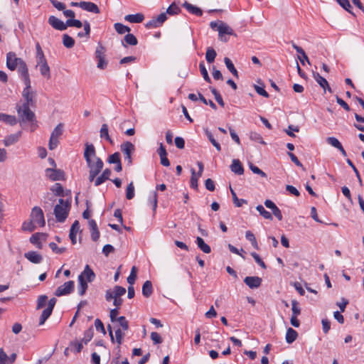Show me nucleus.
<instances>
[{"label": "nucleus", "mask_w": 364, "mask_h": 364, "mask_svg": "<svg viewBox=\"0 0 364 364\" xmlns=\"http://www.w3.org/2000/svg\"><path fill=\"white\" fill-rule=\"evenodd\" d=\"M144 16L142 14H129L125 16L124 19L130 23H141L143 21Z\"/></svg>", "instance_id": "nucleus-27"}, {"label": "nucleus", "mask_w": 364, "mask_h": 364, "mask_svg": "<svg viewBox=\"0 0 364 364\" xmlns=\"http://www.w3.org/2000/svg\"><path fill=\"white\" fill-rule=\"evenodd\" d=\"M18 72L21 73V75L23 79L24 84H28L29 82H31L30 78H29V75H28V70L27 65H26V63L24 61L22 62L18 65Z\"/></svg>", "instance_id": "nucleus-20"}, {"label": "nucleus", "mask_w": 364, "mask_h": 364, "mask_svg": "<svg viewBox=\"0 0 364 364\" xmlns=\"http://www.w3.org/2000/svg\"><path fill=\"white\" fill-rule=\"evenodd\" d=\"M245 237L247 240H249L250 242H251V244L256 249V250H258L259 249V247H258V244H257V240L255 238V235L250 230L247 231L245 232Z\"/></svg>", "instance_id": "nucleus-41"}, {"label": "nucleus", "mask_w": 364, "mask_h": 364, "mask_svg": "<svg viewBox=\"0 0 364 364\" xmlns=\"http://www.w3.org/2000/svg\"><path fill=\"white\" fill-rule=\"evenodd\" d=\"M31 220L36 226L43 227L45 225V218L43 212L41 208L35 206L33 208L31 213Z\"/></svg>", "instance_id": "nucleus-5"}, {"label": "nucleus", "mask_w": 364, "mask_h": 364, "mask_svg": "<svg viewBox=\"0 0 364 364\" xmlns=\"http://www.w3.org/2000/svg\"><path fill=\"white\" fill-rule=\"evenodd\" d=\"M46 234L44 233H40V232H38V233H35L33 234L31 237H30V242L33 244L34 245L36 246V247H38V249H42L43 248V245L42 243L40 242V240L41 239H43L45 240L46 239Z\"/></svg>", "instance_id": "nucleus-19"}, {"label": "nucleus", "mask_w": 364, "mask_h": 364, "mask_svg": "<svg viewBox=\"0 0 364 364\" xmlns=\"http://www.w3.org/2000/svg\"><path fill=\"white\" fill-rule=\"evenodd\" d=\"M120 149L124 154V161L128 165H131L132 164V154L135 150L134 145L129 141H126L120 146Z\"/></svg>", "instance_id": "nucleus-6"}, {"label": "nucleus", "mask_w": 364, "mask_h": 364, "mask_svg": "<svg viewBox=\"0 0 364 364\" xmlns=\"http://www.w3.org/2000/svg\"><path fill=\"white\" fill-rule=\"evenodd\" d=\"M256 210L261 215H262L265 219L268 220H272V214L266 210L264 208L262 205H258L256 207Z\"/></svg>", "instance_id": "nucleus-42"}, {"label": "nucleus", "mask_w": 364, "mask_h": 364, "mask_svg": "<svg viewBox=\"0 0 364 364\" xmlns=\"http://www.w3.org/2000/svg\"><path fill=\"white\" fill-rule=\"evenodd\" d=\"M48 23L55 29L58 31H65L67 29V21L64 23L55 16H50L48 18Z\"/></svg>", "instance_id": "nucleus-13"}, {"label": "nucleus", "mask_w": 364, "mask_h": 364, "mask_svg": "<svg viewBox=\"0 0 364 364\" xmlns=\"http://www.w3.org/2000/svg\"><path fill=\"white\" fill-rule=\"evenodd\" d=\"M216 55H217V53L213 48L209 47L207 48V50L205 53V59L208 63H212L213 62H214Z\"/></svg>", "instance_id": "nucleus-35"}, {"label": "nucleus", "mask_w": 364, "mask_h": 364, "mask_svg": "<svg viewBox=\"0 0 364 364\" xmlns=\"http://www.w3.org/2000/svg\"><path fill=\"white\" fill-rule=\"evenodd\" d=\"M24 257L33 264H39L43 260V257L41 254L35 251H30L24 254Z\"/></svg>", "instance_id": "nucleus-18"}, {"label": "nucleus", "mask_w": 364, "mask_h": 364, "mask_svg": "<svg viewBox=\"0 0 364 364\" xmlns=\"http://www.w3.org/2000/svg\"><path fill=\"white\" fill-rule=\"evenodd\" d=\"M124 41L130 46H136L138 43L136 38L132 33L127 34L124 38Z\"/></svg>", "instance_id": "nucleus-44"}, {"label": "nucleus", "mask_w": 364, "mask_h": 364, "mask_svg": "<svg viewBox=\"0 0 364 364\" xmlns=\"http://www.w3.org/2000/svg\"><path fill=\"white\" fill-rule=\"evenodd\" d=\"M105 48L100 43L98 44L95 50V58L105 57Z\"/></svg>", "instance_id": "nucleus-59"}, {"label": "nucleus", "mask_w": 364, "mask_h": 364, "mask_svg": "<svg viewBox=\"0 0 364 364\" xmlns=\"http://www.w3.org/2000/svg\"><path fill=\"white\" fill-rule=\"evenodd\" d=\"M199 69L200 71L201 75H203V77L207 82H211V79L210 78L207 69L205 66V64L203 62H200L199 64Z\"/></svg>", "instance_id": "nucleus-45"}, {"label": "nucleus", "mask_w": 364, "mask_h": 364, "mask_svg": "<svg viewBox=\"0 0 364 364\" xmlns=\"http://www.w3.org/2000/svg\"><path fill=\"white\" fill-rule=\"evenodd\" d=\"M244 282L250 288H258L262 284V279L259 277H246Z\"/></svg>", "instance_id": "nucleus-15"}, {"label": "nucleus", "mask_w": 364, "mask_h": 364, "mask_svg": "<svg viewBox=\"0 0 364 364\" xmlns=\"http://www.w3.org/2000/svg\"><path fill=\"white\" fill-rule=\"evenodd\" d=\"M210 26L212 29L217 30L218 31L219 38L223 42H227L228 41L226 35L236 36L232 28L222 21H212L210 23Z\"/></svg>", "instance_id": "nucleus-1"}, {"label": "nucleus", "mask_w": 364, "mask_h": 364, "mask_svg": "<svg viewBox=\"0 0 364 364\" xmlns=\"http://www.w3.org/2000/svg\"><path fill=\"white\" fill-rule=\"evenodd\" d=\"M85 146V149L84 151V158L85 161H88L92 159V158L95 159V157H97L96 156L95 148L92 144L86 143Z\"/></svg>", "instance_id": "nucleus-17"}, {"label": "nucleus", "mask_w": 364, "mask_h": 364, "mask_svg": "<svg viewBox=\"0 0 364 364\" xmlns=\"http://www.w3.org/2000/svg\"><path fill=\"white\" fill-rule=\"evenodd\" d=\"M21 133H16L14 134H11L6 136L4 140V144L6 146H9L12 144L16 143L20 137Z\"/></svg>", "instance_id": "nucleus-28"}, {"label": "nucleus", "mask_w": 364, "mask_h": 364, "mask_svg": "<svg viewBox=\"0 0 364 364\" xmlns=\"http://www.w3.org/2000/svg\"><path fill=\"white\" fill-rule=\"evenodd\" d=\"M153 293V287L150 281H146L142 286V294L149 298Z\"/></svg>", "instance_id": "nucleus-29"}, {"label": "nucleus", "mask_w": 364, "mask_h": 364, "mask_svg": "<svg viewBox=\"0 0 364 364\" xmlns=\"http://www.w3.org/2000/svg\"><path fill=\"white\" fill-rule=\"evenodd\" d=\"M52 311H53V309H50L49 307L47 306V308L46 309H44L42 312V314L40 317V320H39V325L41 326L43 324H44V323L46 322V321L50 317V316L52 314Z\"/></svg>", "instance_id": "nucleus-37"}, {"label": "nucleus", "mask_w": 364, "mask_h": 364, "mask_svg": "<svg viewBox=\"0 0 364 364\" xmlns=\"http://www.w3.org/2000/svg\"><path fill=\"white\" fill-rule=\"evenodd\" d=\"M63 44L67 48H71L75 45V40L68 34L63 35Z\"/></svg>", "instance_id": "nucleus-36"}, {"label": "nucleus", "mask_w": 364, "mask_h": 364, "mask_svg": "<svg viewBox=\"0 0 364 364\" xmlns=\"http://www.w3.org/2000/svg\"><path fill=\"white\" fill-rule=\"evenodd\" d=\"M82 9L93 14H100V11L97 4L90 1H82Z\"/></svg>", "instance_id": "nucleus-21"}, {"label": "nucleus", "mask_w": 364, "mask_h": 364, "mask_svg": "<svg viewBox=\"0 0 364 364\" xmlns=\"http://www.w3.org/2000/svg\"><path fill=\"white\" fill-rule=\"evenodd\" d=\"M79 230L80 223L77 220H75L70 228L69 234L70 239L73 245L76 243V235Z\"/></svg>", "instance_id": "nucleus-24"}, {"label": "nucleus", "mask_w": 364, "mask_h": 364, "mask_svg": "<svg viewBox=\"0 0 364 364\" xmlns=\"http://www.w3.org/2000/svg\"><path fill=\"white\" fill-rule=\"evenodd\" d=\"M22 62L23 60L17 58L14 53L10 52L6 55V65L11 70H14Z\"/></svg>", "instance_id": "nucleus-10"}, {"label": "nucleus", "mask_w": 364, "mask_h": 364, "mask_svg": "<svg viewBox=\"0 0 364 364\" xmlns=\"http://www.w3.org/2000/svg\"><path fill=\"white\" fill-rule=\"evenodd\" d=\"M49 247L56 254H62L66 250L65 247H58L55 242H50Z\"/></svg>", "instance_id": "nucleus-60"}, {"label": "nucleus", "mask_w": 364, "mask_h": 364, "mask_svg": "<svg viewBox=\"0 0 364 364\" xmlns=\"http://www.w3.org/2000/svg\"><path fill=\"white\" fill-rule=\"evenodd\" d=\"M136 272H137V268L135 266H133L131 269V273L129 276L127 277V282L133 285L135 282V280L136 279Z\"/></svg>", "instance_id": "nucleus-49"}, {"label": "nucleus", "mask_w": 364, "mask_h": 364, "mask_svg": "<svg viewBox=\"0 0 364 364\" xmlns=\"http://www.w3.org/2000/svg\"><path fill=\"white\" fill-rule=\"evenodd\" d=\"M74 289V282L68 281L57 288L55 295L61 296L70 294Z\"/></svg>", "instance_id": "nucleus-9"}, {"label": "nucleus", "mask_w": 364, "mask_h": 364, "mask_svg": "<svg viewBox=\"0 0 364 364\" xmlns=\"http://www.w3.org/2000/svg\"><path fill=\"white\" fill-rule=\"evenodd\" d=\"M115 328V339L116 342L119 346L122 343L123 338L124 336V333H122V329L119 327H114Z\"/></svg>", "instance_id": "nucleus-51"}, {"label": "nucleus", "mask_w": 364, "mask_h": 364, "mask_svg": "<svg viewBox=\"0 0 364 364\" xmlns=\"http://www.w3.org/2000/svg\"><path fill=\"white\" fill-rule=\"evenodd\" d=\"M166 13H161L156 18H152L151 21L146 23L147 28H157L161 26L164 22L167 19Z\"/></svg>", "instance_id": "nucleus-11"}, {"label": "nucleus", "mask_w": 364, "mask_h": 364, "mask_svg": "<svg viewBox=\"0 0 364 364\" xmlns=\"http://www.w3.org/2000/svg\"><path fill=\"white\" fill-rule=\"evenodd\" d=\"M230 191H231V194L232 196L233 203L236 207H241L243 204L247 203V201L246 200L239 199V198H237L235 192L232 188H230Z\"/></svg>", "instance_id": "nucleus-40"}, {"label": "nucleus", "mask_w": 364, "mask_h": 364, "mask_svg": "<svg viewBox=\"0 0 364 364\" xmlns=\"http://www.w3.org/2000/svg\"><path fill=\"white\" fill-rule=\"evenodd\" d=\"M46 175L53 181L65 179L64 171L60 169L48 168L46 169Z\"/></svg>", "instance_id": "nucleus-8"}, {"label": "nucleus", "mask_w": 364, "mask_h": 364, "mask_svg": "<svg viewBox=\"0 0 364 364\" xmlns=\"http://www.w3.org/2000/svg\"><path fill=\"white\" fill-rule=\"evenodd\" d=\"M80 277L82 279V281H86L87 283L92 282L95 279V274L90 267L87 264L84 270L78 276V280L80 279Z\"/></svg>", "instance_id": "nucleus-12"}, {"label": "nucleus", "mask_w": 364, "mask_h": 364, "mask_svg": "<svg viewBox=\"0 0 364 364\" xmlns=\"http://www.w3.org/2000/svg\"><path fill=\"white\" fill-rule=\"evenodd\" d=\"M93 337V329L92 328H90L87 329L85 333L84 337L82 339V342H83L85 344H87Z\"/></svg>", "instance_id": "nucleus-54"}, {"label": "nucleus", "mask_w": 364, "mask_h": 364, "mask_svg": "<svg viewBox=\"0 0 364 364\" xmlns=\"http://www.w3.org/2000/svg\"><path fill=\"white\" fill-rule=\"evenodd\" d=\"M38 67L39 68L41 74L44 77L47 78V79L50 78V67L48 65V63L40 65Z\"/></svg>", "instance_id": "nucleus-34"}, {"label": "nucleus", "mask_w": 364, "mask_h": 364, "mask_svg": "<svg viewBox=\"0 0 364 364\" xmlns=\"http://www.w3.org/2000/svg\"><path fill=\"white\" fill-rule=\"evenodd\" d=\"M26 87L22 92V96L24 99L23 105L33 107L36 104V92L31 89V82L25 84Z\"/></svg>", "instance_id": "nucleus-4"}, {"label": "nucleus", "mask_w": 364, "mask_h": 364, "mask_svg": "<svg viewBox=\"0 0 364 364\" xmlns=\"http://www.w3.org/2000/svg\"><path fill=\"white\" fill-rule=\"evenodd\" d=\"M134 197V183L132 181L129 183L126 190V198L128 200H131Z\"/></svg>", "instance_id": "nucleus-47"}, {"label": "nucleus", "mask_w": 364, "mask_h": 364, "mask_svg": "<svg viewBox=\"0 0 364 364\" xmlns=\"http://www.w3.org/2000/svg\"><path fill=\"white\" fill-rule=\"evenodd\" d=\"M230 169L232 172L237 175H242L244 173L243 166L238 159H233L230 165Z\"/></svg>", "instance_id": "nucleus-23"}, {"label": "nucleus", "mask_w": 364, "mask_h": 364, "mask_svg": "<svg viewBox=\"0 0 364 364\" xmlns=\"http://www.w3.org/2000/svg\"><path fill=\"white\" fill-rule=\"evenodd\" d=\"M48 296L46 295H41L38 299L37 309H42L45 306Z\"/></svg>", "instance_id": "nucleus-63"}, {"label": "nucleus", "mask_w": 364, "mask_h": 364, "mask_svg": "<svg viewBox=\"0 0 364 364\" xmlns=\"http://www.w3.org/2000/svg\"><path fill=\"white\" fill-rule=\"evenodd\" d=\"M250 168L254 173L258 174L263 178H267V174L263 171H262L260 168L253 165L252 164H250Z\"/></svg>", "instance_id": "nucleus-62"}, {"label": "nucleus", "mask_w": 364, "mask_h": 364, "mask_svg": "<svg viewBox=\"0 0 364 364\" xmlns=\"http://www.w3.org/2000/svg\"><path fill=\"white\" fill-rule=\"evenodd\" d=\"M224 62H225V64L227 67V68L229 70V71L237 78L239 77V75H238V72L237 70H236V68H235L232 62L231 61V60L228 58H225L224 59Z\"/></svg>", "instance_id": "nucleus-32"}, {"label": "nucleus", "mask_w": 364, "mask_h": 364, "mask_svg": "<svg viewBox=\"0 0 364 364\" xmlns=\"http://www.w3.org/2000/svg\"><path fill=\"white\" fill-rule=\"evenodd\" d=\"M191 177L190 186L192 188L197 190L198 187V181L200 177L198 176L194 168H191Z\"/></svg>", "instance_id": "nucleus-33"}, {"label": "nucleus", "mask_w": 364, "mask_h": 364, "mask_svg": "<svg viewBox=\"0 0 364 364\" xmlns=\"http://www.w3.org/2000/svg\"><path fill=\"white\" fill-rule=\"evenodd\" d=\"M292 316H299L301 314V309L299 307V303L296 300L291 301Z\"/></svg>", "instance_id": "nucleus-58"}, {"label": "nucleus", "mask_w": 364, "mask_h": 364, "mask_svg": "<svg viewBox=\"0 0 364 364\" xmlns=\"http://www.w3.org/2000/svg\"><path fill=\"white\" fill-rule=\"evenodd\" d=\"M313 77L316 82L324 90V92L327 90L330 93L333 92V90L329 86L328 81L318 73L313 72Z\"/></svg>", "instance_id": "nucleus-14"}, {"label": "nucleus", "mask_w": 364, "mask_h": 364, "mask_svg": "<svg viewBox=\"0 0 364 364\" xmlns=\"http://www.w3.org/2000/svg\"><path fill=\"white\" fill-rule=\"evenodd\" d=\"M36 225H35L34 223H33V221L31 220V221H26L23 223L22 225V229L23 230H27V231H29V232H32L34 230V229L36 228Z\"/></svg>", "instance_id": "nucleus-56"}, {"label": "nucleus", "mask_w": 364, "mask_h": 364, "mask_svg": "<svg viewBox=\"0 0 364 364\" xmlns=\"http://www.w3.org/2000/svg\"><path fill=\"white\" fill-rule=\"evenodd\" d=\"M78 293L80 296H83L87 289V283L86 282V281H82V279L81 277L80 279L78 280Z\"/></svg>", "instance_id": "nucleus-48"}, {"label": "nucleus", "mask_w": 364, "mask_h": 364, "mask_svg": "<svg viewBox=\"0 0 364 364\" xmlns=\"http://www.w3.org/2000/svg\"><path fill=\"white\" fill-rule=\"evenodd\" d=\"M59 203L57 204L54 208V214L56 220L59 223L64 222L69 213L70 208V202L69 200H64L63 199H59Z\"/></svg>", "instance_id": "nucleus-2"}, {"label": "nucleus", "mask_w": 364, "mask_h": 364, "mask_svg": "<svg viewBox=\"0 0 364 364\" xmlns=\"http://www.w3.org/2000/svg\"><path fill=\"white\" fill-rule=\"evenodd\" d=\"M117 322H118L119 327H121L122 330L127 331L129 329V322L124 316H119Z\"/></svg>", "instance_id": "nucleus-50"}, {"label": "nucleus", "mask_w": 364, "mask_h": 364, "mask_svg": "<svg viewBox=\"0 0 364 364\" xmlns=\"http://www.w3.org/2000/svg\"><path fill=\"white\" fill-rule=\"evenodd\" d=\"M70 27H76V28H81L82 26V23L80 20L76 19H68L67 20V28Z\"/></svg>", "instance_id": "nucleus-57"}, {"label": "nucleus", "mask_w": 364, "mask_h": 364, "mask_svg": "<svg viewBox=\"0 0 364 364\" xmlns=\"http://www.w3.org/2000/svg\"><path fill=\"white\" fill-rule=\"evenodd\" d=\"M252 257L255 259V262L263 269H266L267 266L265 263L262 260L260 257L256 252L251 253Z\"/></svg>", "instance_id": "nucleus-64"}, {"label": "nucleus", "mask_w": 364, "mask_h": 364, "mask_svg": "<svg viewBox=\"0 0 364 364\" xmlns=\"http://www.w3.org/2000/svg\"><path fill=\"white\" fill-rule=\"evenodd\" d=\"M55 201V198L53 195L48 193L44 198V208L51 207Z\"/></svg>", "instance_id": "nucleus-38"}, {"label": "nucleus", "mask_w": 364, "mask_h": 364, "mask_svg": "<svg viewBox=\"0 0 364 364\" xmlns=\"http://www.w3.org/2000/svg\"><path fill=\"white\" fill-rule=\"evenodd\" d=\"M112 173V171L109 168L105 169L102 174L98 177H96L93 181L95 186H99L105 182L107 180L109 179V176Z\"/></svg>", "instance_id": "nucleus-16"}, {"label": "nucleus", "mask_w": 364, "mask_h": 364, "mask_svg": "<svg viewBox=\"0 0 364 364\" xmlns=\"http://www.w3.org/2000/svg\"><path fill=\"white\" fill-rule=\"evenodd\" d=\"M297 332L291 328H289L286 333V341L288 343H292L297 338Z\"/></svg>", "instance_id": "nucleus-31"}, {"label": "nucleus", "mask_w": 364, "mask_h": 364, "mask_svg": "<svg viewBox=\"0 0 364 364\" xmlns=\"http://www.w3.org/2000/svg\"><path fill=\"white\" fill-rule=\"evenodd\" d=\"M181 12V9L175 4L172 3L166 9V14L171 16L178 14Z\"/></svg>", "instance_id": "nucleus-43"}, {"label": "nucleus", "mask_w": 364, "mask_h": 364, "mask_svg": "<svg viewBox=\"0 0 364 364\" xmlns=\"http://www.w3.org/2000/svg\"><path fill=\"white\" fill-rule=\"evenodd\" d=\"M196 242L198 245V247L203 251L205 254H209L211 252L210 247L205 242L203 238L200 237H197Z\"/></svg>", "instance_id": "nucleus-25"}, {"label": "nucleus", "mask_w": 364, "mask_h": 364, "mask_svg": "<svg viewBox=\"0 0 364 364\" xmlns=\"http://www.w3.org/2000/svg\"><path fill=\"white\" fill-rule=\"evenodd\" d=\"M31 106L23 105L18 107V114L23 122H33L35 118L34 113L30 109Z\"/></svg>", "instance_id": "nucleus-7"}, {"label": "nucleus", "mask_w": 364, "mask_h": 364, "mask_svg": "<svg viewBox=\"0 0 364 364\" xmlns=\"http://www.w3.org/2000/svg\"><path fill=\"white\" fill-rule=\"evenodd\" d=\"M114 27L115 31L119 34H124L126 32L129 33L131 31L129 27L124 26V24H122L121 23H115L114 24Z\"/></svg>", "instance_id": "nucleus-39"}, {"label": "nucleus", "mask_w": 364, "mask_h": 364, "mask_svg": "<svg viewBox=\"0 0 364 364\" xmlns=\"http://www.w3.org/2000/svg\"><path fill=\"white\" fill-rule=\"evenodd\" d=\"M326 141L328 144L331 145L332 146L338 149L342 146L341 142L336 137L333 136L328 137L326 139Z\"/></svg>", "instance_id": "nucleus-53"}, {"label": "nucleus", "mask_w": 364, "mask_h": 364, "mask_svg": "<svg viewBox=\"0 0 364 364\" xmlns=\"http://www.w3.org/2000/svg\"><path fill=\"white\" fill-rule=\"evenodd\" d=\"M63 124H58L55 129H53V131L51 133V136H54L55 138H59L60 136L62 135L63 134Z\"/></svg>", "instance_id": "nucleus-52"}, {"label": "nucleus", "mask_w": 364, "mask_h": 364, "mask_svg": "<svg viewBox=\"0 0 364 364\" xmlns=\"http://www.w3.org/2000/svg\"><path fill=\"white\" fill-rule=\"evenodd\" d=\"M114 297H121L126 293L124 287L120 286H115L113 289Z\"/></svg>", "instance_id": "nucleus-55"}, {"label": "nucleus", "mask_w": 364, "mask_h": 364, "mask_svg": "<svg viewBox=\"0 0 364 364\" xmlns=\"http://www.w3.org/2000/svg\"><path fill=\"white\" fill-rule=\"evenodd\" d=\"M107 161L109 164H117L121 162L119 153L115 152L114 154L110 155Z\"/></svg>", "instance_id": "nucleus-61"}, {"label": "nucleus", "mask_w": 364, "mask_h": 364, "mask_svg": "<svg viewBox=\"0 0 364 364\" xmlns=\"http://www.w3.org/2000/svg\"><path fill=\"white\" fill-rule=\"evenodd\" d=\"M100 136L102 139H105L110 144H113V141L109 135V129L108 125L107 124H103L102 125L100 131Z\"/></svg>", "instance_id": "nucleus-30"}, {"label": "nucleus", "mask_w": 364, "mask_h": 364, "mask_svg": "<svg viewBox=\"0 0 364 364\" xmlns=\"http://www.w3.org/2000/svg\"><path fill=\"white\" fill-rule=\"evenodd\" d=\"M292 47L296 50V51L300 54L301 55L298 56L299 60H300L301 63L302 65H304L305 60L308 62L309 64V60L308 58V56L306 55L304 50L297 45H296L294 43L292 42Z\"/></svg>", "instance_id": "nucleus-26"}, {"label": "nucleus", "mask_w": 364, "mask_h": 364, "mask_svg": "<svg viewBox=\"0 0 364 364\" xmlns=\"http://www.w3.org/2000/svg\"><path fill=\"white\" fill-rule=\"evenodd\" d=\"M50 190L55 196H63V188L60 183H56Z\"/></svg>", "instance_id": "nucleus-46"}, {"label": "nucleus", "mask_w": 364, "mask_h": 364, "mask_svg": "<svg viewBox=\"0 0 364 364\" xmlns=\"http://www.w3.org/2000/svg\"><path fill=\"white\" fill-rule=\"evenodd\" d=\"M183 6L184 8H186V9L188 12H190L191 14H194V15H196L197 16H200L203 14V11H202V10L200 8H198V7H197L196 6H193V5H192L191 4H190V3L187 2V1H185L183 4Z\"/></svg>", "instance_id": "nucleus-22"}, {"label": "nucleus", "mask_w": 364, "mask_h": 364, "mask_svg": "<svg viewBox=\"0 0 364 364\" xmlns=\"http://www.w3.org/2000/svg\"><path fill=\"white\" fill-rule=\"evenodd\" d=\"M86 163L89 168V181L90 182H93L95 178L102 170L104 163L99 157H95L94 159L86 161Z\"/></svg>", "instance_id": "nucleus-3"}]
</instances>
